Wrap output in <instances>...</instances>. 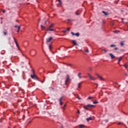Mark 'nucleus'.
I'll return each mask as SVG.
<instances>
[{
	"mask_svg": "<svg viewBox=\"0 0 128 128\" xmlns=\"http://www.w3.org/2000/svg\"><path fill=\"white\" fill-rule=\"evenodd\" d=\"M70 76L68 75H67V77L66 78V80L65 81V84L66 86V82H68V80H70Z\"/></svg>",
	"mask_w": 128,
	"mask_h": 128,
	"instance_id": "obj_5",
	"label": "nucleus"
},
{
	"mask_svg": "<svg viewBox=\"0 0 128 128\" xmlns=\"http://www.w3.org/2000/svg\"><path fill=\"white\" fill-rule=\"evenodd\" d=\"M4 36H6V35L8 34V32H4Z\"/></svg>",
	"mask_w": 128,
	"mask_h": 128,
	"instance_id": "obj_29",
	"label": "nucleus"
},
{
	"mask_svg": "<svg viewBox=\"0 0 128 128\" xmlns=\"http://www.w3.org/2000/svg\"><path fill=\"white\" fill-rule=\"evenodd\" d=\"M78 88H80V83L78 84Z\"/></svg>",
	"mask_w": 128,
	"mask_h": 128,
	"instance_id": "obj_34",
	"label": "nucleus"
},
{
	"mask_svg": "<svg viewBox=\"0 0 128 128\" xmlns=\"http://www.w3.org/2000/svg\"><path fill=\"white\" fill-rule=\"evenodd\" d=\"M68 22H72V20H70V19H68Z\"/></svg>",
	"mask_w": 128,
	"mask_h": 128,
	"instance_id": "obj_43",
	"label": "nucleus"
},
{
	"mask_svg": "<svg viewBox=\"0 0 128 128\" xmlns=\"http://www.w3.org/2000/svg\"><path fill=\"white\" fill-rule=\"evenodd\" d=\"M2 12H4H4H6V10H3Z\"/></svg>",
	"mask_w": 128,
	"mask_h": 128,
	"instance_id": "obj_41",
	"label": "nucleus"
},
{
	"mask_svg": "<svg viewBox=\"0 0 128 128\" xmlns=\"http://www.w3.org/2000/svg\"><path fill=\"white\" fill-rule=\"evenodd\" d=\"M109 56H110L112 60H114V58H116V56L110 53L109 54Z\"/></svg>",
	"mask_w": 128,
	"mask_h": 128,
	"instance_id": "obj_7",
	"label": "nucleus"
},
{
	"mask_svg": "<svg viewBox=\"0 0 128 128\" xmlns=\"http://www.w3.org/2000/svg\"><path fill=\"white\" fill-rule=\"evenodd\" d=\"M18 26H18V25H16L14 26V28H18Z\"/></svg>",
	"mask_w": 128,
	"mask_h": 128,
	"instance_id": "obj_38",
	"label": "nucleus"
},
{
	"mask_svg": "<svg viewBox=\"0 0 128 128\" xmlns=\"http://www.w3.org/2000/svg\"><path fill=\"white\" fill-rule=\"evenodd\" d=\"M110 46H111V48H114V46H116V45L111 44Z\"/></svg>",
	"mask_w": 128,
	"mask_h": 128,
	"instance_id": "obj_31",
	"label": "nucleus"
},
{
	"mask_svg": "<svg viewBox=\"0 0 128 128\" xmlns=\"http://www.w3.org/2000/svg\"><path fill=\"white\" fill-rule=\"evenodd\" d=\"M66 64V66H72V64Z\"/></svg>",
	"mask_w": 128,
	"mask_h": 128,
	"instance_id": "obj_24",
	"label": "nucleus"
},
{
	"mask_svg": "<svg viewBox=\"0 0 128 128\" xmlns=\"http://www.w3.org/2000/svg\"><path fill=\"white\" fill-rule=\"evenodd\" d=\"M120 44L121 46H124V41H122V42H120Z\"/></svg>",
	"mask_w": 128,
	"mask_h": 128,
	"instance_id": "obj_11",
	"label": "nucleus"
},
{
	"mask_svg": "<svg viewBox=\"0 0 128 128\" xmlns=\"http://www.w3.org/2000/svg\"><path fill=\"white\" fill-rule=\"evenodd\" d=\"M40 27H41V28H42V30H46V26H42V25H41V26H40Z\"/></svg>",
	"mask_w": 128,
	"mask_h": 128,
	"instance_id": "obj_16",
	"label": "nucleus"
},
{
	"mask_svg": "<svg viewBox=\"0 0 128 128\" xmlns=\"http://www.w3.org/2000/svg\"><path fill=\"white\" fill-rule=\"evenodd\" d=\"M39 20V22H40V19H39V20Z\"/></svg>",
	"mask_w": 128,
	"mask_h": 128,
	"instance_id": "obj_51",
	"label": "nucleus"
},
{
	"mask_svg": "<svg viewBox=\"0 0 128 128\" xmlns=\"http://www.w3.org/2000/svg\"><path fill=\"white\" fill-rule=\"evenodd\" d=\"M30 122H29V124H30Z\"/></svg>",
	"mask_w": 128,
	"mask_h": 128,
	"instance_id": "obj_52",
	"label": "nucleus"
},
{
	"mask_svg": "<svg viewBox=\"0 0 128 128\" xmlns=\"http://www.w3.org/2000/svg\"><path fill=\"white\" fill-rule=\"evenodd\" d=\"M1 20H2V18H1Z\"/></svg>",
	"mask_w": 128,
	"mask_h": 128,
	"instance_id": "obj_56",
	"label": "nucleus"
},
{
	"mask_svg": "<svg viewBox=\"0 0 128 128\" xmlns=\"http://www.w3.org/2000/svg\"><path fill=\"white\" fill-rule=\"evenodd\" d=\"M96 76H98V78H99L100 76L98 74H96Z\"/></svg>",
	"mask_w": 128,
	"mask_h": 128,
	"instance_id": "obj_37",
	"label": "nucleus"
},
{
	"mask_svg": "<svg viewBox=\"0 0 128 128\" xmlns=\"http://www.w3.org/2000/svg\"><path fill=\"white\" fill-rule=\"evenodd\" d=\"M1 24H2V22H1Z\"/></svg>",
	"mask_w": 128,
	"mask_h": 128,
	"instance_id": "obj_57",
	"label": "nucleus"
},
{
	"mask_svg": "<svg viewBox=\"0 0 128 128\" xmlns=\"http://www.w3.org/2000/svg\"><path fill=\"white\" fill-rule=\"evenodd\" d=\"M45 24H46V21L45 22Z\"/></svg>",
	"mask_w": 128,
	"mask_h": 128,
	"instance_id": "obj_50",
	"label": "nucleus"
},
{
	"mask_svg": "<svg viewBox=\"0 0 128 128\" xmlns=\"http://www.w3.org/2000/svg\"><path fill=\"white\" fill-rule=\"evenodd\" d=\"M78 12V10L77 11V12H75V14H76V16H80V13Z\"/></svg>",
	"mask_w": 128,
	"mask_h": 128,
	"instance_id": "obj_26",
	"label": "nucleus"
},
{
	"mask_svg": "<svg viewBox=\"0 0 128 128\" xmlns=\"http://www.w3.org/2000/svg\"><path fill=\"white\" fill-rule=\"evenodd\" d=\"M105 122H108V120H105Z\"/></svg>",
	"mask_w": 128,
	"mask_h": 128,
	"instance_id": "obj_46",
	"label": "nucleus"
},
{
	"mask_svg": "<svg viewBox=\"0 0 128 128\" xmlns=\"http://www.w3.org/2000/svg\"><path fill=\"white\" fill-rule=\"evenodd\" d=\"M102 50H103L104 52H107L108 51H106V50L105 49H102Z\"/></svg>",
	"mask_w": 128,
	"mask_h": 128,
	"instance_id": "obj_32",
	"label": "nucleus"
},
{
	"mask_svg": "<svg viewBox=\"0 0 128 128\" xmlns=\"http://www.w3.org/2000/svg\"><path fill=\"white\" fill-rule=\"evenodd\" d=\"M77 98H78V100H81V98H80V97H78Z\"/></svg>",
	"mask_w": 128,
	"mask_h": 128,
	"instance_id": "obj_42",
	"label": "nucleus"
},
{
	"mask_svg": "<svg viewBox=\"0 0 128 128\" xmlns=\"http://www.w3.org/2000/svg\"><path fill=\"white\" fill-rule=\"evenodd\" d=\"M32 72L34 74L30 76L32 78H33V80H38V76L34 75V70L32 69Z\"/></svg>",
	"mask_w": 128,
	"mask_h": 128,
	"instance_id": "obj_1",
	"label": "nucleus"
},
{
	"mask_svg": "<svg viewBox=\"0 0 128 128\" xmlns=\"http://www.w3.org/2000/svg\"><path fill=\"white\" fill-rule=\"evenodd\" d=\"M96 86H98V84H96Z\"/></svg>",
	"mask_w": 128,
	"mask_h": 128,
	"instance_id": "obj_58",
	"label": "nucleus"
},
{
	"mask_svg": "<svg viewBox=\"0 0 128 128\" xmlns=\"http://www.w3.org/2000/svg\"><path fill=\"white\" fill-rule=\"evenodd\" d=\"M62 32H70V28H68L67 30L66 29H64V30H63L62 31Z\"/></svg>",
	"mask_w": 128,
	"mask_h": 128,
	"instance_id": "obj_9",
	"label": "nucleus"
},
{
	"mask_svg": "<svg viewBox=\"0 0 128 128\" xmlns=\"http://www.w3.org/2000/svg\"><path fill=\"white\" fill-rule=\"evenodd\" d=\"M49 50H52V45H50V44L49 45Z\"/></svg>",
	"mask_w": 128,
	"mask_h": 128,
	"instance_id": "obj_28",
	"label": "nucleus"
},
{
	"mask_svg": "<svg viewBox=\"0 0 128 128\" xmlns=\"http://www.w3.org/2000/svg\"><path fill=\"white\" fill-rule=\"evenodd\" d=\"M124 68H126V66H127L126 64H124Z\"/></svg>",
	"mask_w": 128,
	"mask_h": 128,
	"instance_id": "obj_47",
	"label": "nucleus"
},
{
	"mask_svg": "<svg viewBox=\"0 0 128 128\" xmlns=\"http://www.w3.org/2000/svg\"><path fill=\"white\" fill-rule=\"evenodd\" d=\"M52 40V37H50L48 39L46 40V42H50Z\"/></svg>",
	"mask_w": 128,
	"mask_h": 128,
	"instance_id": "obj_8",
	"label": "nucleus"
},
{
	"mask_svg": "<svg viewBox=\"0 0 128 128\" xmlns=\"http://www.w3.org/2000/svg\"><path fill=\"white\" fill-rule=\"evenodd\" d=\"M85 52H88V49H86V50H85Z\"/></svg>",
	"mask_w": 128,
	"mask_h": 128,
	"instance_id": "obj_36",
	"label": "nucleus"
},
{
	"mask_svg": "<svg viewBox=\"0 0 128 128\" xmlns=\"http://www.w3.org/2000/svg\"><path fill=\"white\" fill-rule=\"evenodd\" d=\"M114 34H118L120 32V30H116L114 31Z\"/></svg>",
	"mask_w": 128,
	"mask_h": 128,
	"instance_id": "obj_21",
	"label": "nucleus"
},
{
	"mask_svg": "<svg viewBox=\"0 0 128 128\" xmlns=\"http://www.w3.org/2000/svg\"><path fill=\"white\" fill-rule=\"evenodd\" d=\"M84 110H88V107L86 106H84Z\"/></svg>",
	"mask_w": 128,
	"mask_h": 128,
	"instance_id": "obj_19",
	"label": "nucleus"
},
{
	"mask_svg": "<svg viewBox=\"0 0 128 128\" xmlns=\"http://www.w3.org/2000/svg\"><path fill=\"white\" fill-rule=\"evenodd\" d=\"M126 82H127V84H128V81H126Z\"/></svg>",
	"mask_w": 128,
	"mask_h": 128,
	"instance_id": "obj_55",
	"label": "nucleus"
},
{
	"mask_svg": "<svg viewBox=\"0 0 128 128\" xmlns=\"http://www.w3.org/2000/svg\"><path fill=\"white\" fill-rule=\"evenodd\" d=\"M72 42L74 44V46H78V44L76 43V40H72Z\"/></svg>",
	"mask_w": 128,
	"mask_h": 128,
	"instance_id": "obj_10",
	"label": "nucleus"
},
{
	"mask_svg": "<svg viewBox=\"0 0 128 128\" xmlns=\"http://www.w3.org/2000/svg\"><path fill=\"white\" fill-rule=\"evenodd\" d=\"M122 60V57H120L118 58V64H120V60Z\"/></svg>",
	"mask_w": 128,
	"mask_h": 128,
	"instance_id": "obj_15",
	"label": "nucleus"
},
{
	"mask_svg": "<svg viewBox=\"0 0 128 128\" xmlns=\"http://www.w3.org/2000/svg\"><path fill=\"white\" fill-rule=\"evenodd\" d=\"M92 96H89V97L88 98V100H92Z\"/></svg>",
	"mask_w": 128,
	"mask_h": 128,
	"instance_id": "obj_30",
	"label": "nucleus"
},
{
	"mask_svg": "<svg viewBox=\"0 0 128 128\" xmlns=\"http://www.w3.org/2000/svg\"><path fill=\"white\" fill-rule=\"evenodd\" d=\"M69 48H72V47H70Z\"/></svg>",
	"mask_w": 128,
	"mask_h": 128,
	"instance_id": "obj_53",
	"label": "nucleus"
},
{
	"mask_svg": "<svg viewBox=\"0 0 128 128\" xmlns=\"http://www.w3.org/2000/svg\"><path fill=\"white\" fill-rule=\"evenodd\" d=\"M14 38V42H15V44H16V47L18 48V50H20V46H18V42H16V38Z\"/></svg>",
	"mask_w": 128,
	"mask_h": 128,
	"instance_id": "obj_4",
	"label": "nucleus"
},
{
	"mask_svg": "<svg viewBox=\"0 0 128 128\" xmlns=\"http://www.w3.org/2000/svg\"><path fill=\"white\" fill-rule=\"evenodd\" d=\"M102 14H104V16H108V13L104 11H102Z\"/></svg>",
	"mask_w": 128,
	"mask_h": 128,
	"instance_id": "obj_14",
	"label": "nucleus"
},
{
	"mask_svg": "<svg viewBox=\"0 0 128 128\" xmlns=\"http://www.w3.org/2000/svg\"><path fill=\"white\" fill-rule=\"evenodd\" d=\"M20 26L18 27V30H17V32H20Z\"/></svg>",
	"mask_w": 128,
	"mask_h": 128,
	"instance_id": "obj_27",
	"label": "nucleus"
},
{
	"mask_svg": "<svg viewBox=\"0 0 128 128\" xmlns=\"http://www.w3.org/2000/svg\"><path fill=\"white\" fill-rule=\"evenodd\" d=\"M54 26V24H52L51 25L49 26V28L47 29V30L48 32H54V30L52 28H53Z\"/></svg>",
	"mask_w": 128,
	"mask_h": 128,
	"instance_id": "obj_2",
	"label": "nucleus"
},
{
	"mask_svg": "<svg viewBox=\"0 0 128 128\" xmlns=\"http://www.w3.org/2000/svg\"><path fill=\"white\" fill-rule=\"evenodd\" d=\"M89 70H90V72H92V68H89Z\"/></svg>",
	"mask_w": 128,
	"mask_h": 128,
	"instance_id": "obj_33",
	"label": "nucleus"
},
{
	"mask_svg": "<svg viewBox=\"0 0 128 128\" xmlns=\"http://www.w3.org/2000/svg\"><path fill=\"white\" fill-rule=\"evenodd\" d=\"M114 50H118V48H115Z\"/></svg>",
	"mask_w": 128,
	"mask_h": 128,
	"instance_id": "obj_45",
	"label": "nucleus"
},
{
	"mask_svg": "<svg viewBox=\"0 0 128 128\" xmlns=\"http://www.w3.org/2000/svg\"><path fill=\"white\" fill-rule=\"evenodd\" d=\"M23 74H24V71H23Z\"/></svg>",
	"mask_w": 128,
	"mask_h": 128,
	"instance_id": "obj_54",
	"label": "nucleus"
},
{
	"mask_svg": "<svg viewBox=\"0 0 128 128\" xmlns=\"http://www.w3.org/2000/svg\"><path fill=\"white\" fill-rule=\"evenodd\" d=\"M75 36H80V33L77 32L75 34Z\"/></svg>",
	"mask_w": 128,
	"mask_h": 128,
	"instance_id": "obj_23",
	"label": "nucleus"
},
{
	"mask_svg": "<svg viewBox=\"0 0 128 128\" xmlns=\"http://www.w3.org/2000/svg\"><path fill=\"white\" fill-rule=\"evenodd\" d=\"M87 122H90V120H92V117H90L86 118Z\"/></svg>",
	"mask_w": 128,
	"mask_h": 128,
	"instance_id": "obj_13",
	"label": "nucleus"
},
{
	"mask_svg": "<svg viewBox=\"0 0 128 128\" xmlns=\"http://www.w3.org/2000/svg\"><path fill=\"white\" fill-rule=\"evenodd\" d=\"M58 6H60V4H62V1L60 0H58Z\"/></svg>",
	"mask_w": 128,
	"mask_h": 128,
	"instance_id": "obj_20",
	"label": "nucleus"
},
{
	"mask_svg": "<svg viewBox=\"0 0 128 128\" xmlns=\"http://www.w3.org/2000/svg\"><path fill=\"white\" fill-rule=\"evenodd\" d=\"M71 34H72V36H75L76 34H74V32H72Z\"/></svg>",
	"mask_w": 128,
	"mask_h": 128,
	"instance_id": "obj_35",
	"label": "nucleus"
},
{
	"mask_svg": "<svg viewBox=\"0 0 128 128\" xmlns=\"http://www.w3.org/2000/svg\"><path fill=\"white\" fill-rule=\"evenodd\" d=\"M87 75L88 78H90V80H96V78H94L92 76H90V74L87 73Z\"/></svg>",
	"mask_w": 128,
	"mask_h": 128,
	"instance_id": "obj_3",
	"label": "nucleus"
},
{
	"mask_svg": "<svg viewBox=\"0 0 128 128\" xmlns=\"http://www.w3.org/2000/svg\"><path fill=\"white\" fill-rule=\"evenodd\" d=\"M87 106H88L89 108H94V105H92V104H88L87 105Z\"/></svg>",
	"mask_w": 128,
	"mask_h": 128,
	"instance_id": "obj_12",
	"label": "nucleus"
},
{
	"mask_svg": "<svg viewBox=\"0 0 128 128\" xmlns=\"http://www.w3.org/2000/svg\"><path fill=\"white\" fill-rule=\"evenodd\" d=\"M82 75V74L80 72L79 74H78V78H82V76H80Z\"/></svg>",
	"mask_w": 128,
	"mask_h": 128,
	"instance_id": "obj_18",
	"label": "nucleus"
},
{
	"mask_svg": "<svg viewBox=\"0 0 128 128\" xmlns=\"http://www.w3.org/2000/svg\"><path fill=\"white\" fill-rule=\"evenodd\" d=\"M98 78H100V80H104V78H102V77L100 76Z\"/></svg>",
	"mask_w": 128,
	"mask_h": 128,
	"instance_id": "obj_22",
	"label": "nucleus"
},
{
	"mask_svg": "<svg viewBox=\"0 0 128 128\" xmlns=\"http://www.w3.org/2000/svg\"><path fill=\"white\" fill-rule=\"evenodd\" d=\"M78 114H80V110H78Z\"/></svg>",
	"mask_w": 128,
	"mask_h": 128,
	"instance_id": "obj_48",
	"label": "nucleus"
},
{
	"mask_svg": "<svg viewBox=\"0 0 128 128\" xmlns=\"http://www.w3.org/2000/svg\"><path fill=\"white\" fill-rule=\"evenodd\" d=\"M84 126H84V124L79 125V128H84Z\"/></svg>",
	"mask_w": 128,
	"mask_h": 128,
	"instance_id": "obj_17",
	"label": "nucleus"
},
{
	"mask_svg": "<svg viewBox=\"0 0 128 128\" xmlns=\"http://www.w3.org/2000/svg\"><path fill=\"white\" fill-rule=\"evenodd\" d=\"M66 104H64V107H62V108H63V110H64V108H66Z\"/></svg>",
	"mask_w": 128,
	"mask_h": 128,
	"instance_id": "obj_39",
	"label": "nucleus"
},
{
	"mask_svg": "<svg viewBox=\"0 0 128 128\" xmlns=\"http://www.w3.org/2000/svg\"><path fill=\"white\" fill-rule=\"evenodd\" d=\"M93 104H98V101H94L93 102Z\"/></svg>",
	"mask_w": 128,
	"mask_h": 128,
	"instance_id": "obj_25",
	"label": "nucleus"
},
{
	"mask_svg": "<svg viewBox=\"0 0 128 128\" xmlns=\"http://www.w3.org/2000/svg\"><path fill=\"white\" fill-rule=\"evenodd\" d=\"M118 124H119V126H120V124H122V122H119Z\"/></svg>",
	"mask_w": 128,
	"mask_h": 128,
	"instance_id": "obj_40",
	"label": "nucleus"
},
{
	"mask_svg": "<svg viewBox=\"0 0 128 128\" xmlns=\"http://www.w3.org/2000/svg\"><path fill=\"white\" fill-rule=\"evenodd\" d=\"M62 97H61L60 99H59V102H60V106H62L63 102H62Z\"/></svg>",
	"mask_w": 128,
	"mask_h": 128,
	"instance_id": "obj_6",
	"label": "nucleus"
},
{
	"mask_svg": "<svg viewBox=\"0 0 128 128\" xmlns=\"http://www.w3.org/2000/svg\"><path fill=\"white\" fill-rule=\"evenodd\" d=\"M125 75H126V76H128V73H126V74H125Z\"/></svg>",
	"mask_w": 128,
	"mask_h": 128,
	"instance_id": "obj_44",
	"label": "nucleus"
},
{
	"mask_svg": "<svg viewBox=\"0 0 128 128\" xmlns=\"http://www.w3.org/2000/svg\"><path fill=\"white\" fill-rule=\"evenodd\" d=\"M116 84H118V82H115Z\"/></svg>",
	"mask_w": 128,
	"mask_h": 128,
	"instance_id": "obj_49",
	"label": "nucleus"
}]
</instances>
